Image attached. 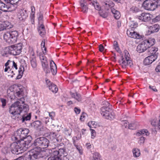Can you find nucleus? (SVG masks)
I'll return each mask as SVG.
<instances>
[{"label": "nucleus", "mask_w": 160, "mask_h": 160, "mask_svg": "<svg viewBox=\"0 0 160 160\" xmlns=\"http://www.w3.org/2000/svg\"><path fill=\"white\" fill-rule=\"evenodd\" d=\"M20 103L19 101H17L13 103L9 108V112L12 118L23 123L30 120L31 114L27 113L21 116L20 113L22 111L27 112L29 109L27 105H20Z\"/></svg>", "instance_id": "nucleus-1"}, {"label": "nucleus", "mask_w": 160, "mask_h": 160, "mask_svg": "<svg viewBox=\"0 0 160 160\" xmlns=\"http://www.w3.org/2000/svg\"><path fill=\"white\" fill-rule=\"evenodd\" d=\"M28 138L29 139L28 141L27 140L20 141H17L18 142L12 143L10 146L12 153L16 154H20L26 150V149L29 148L32 144L31 142L32 138L30 136H28Z\"/></svg>", "instance_id": "nucleus-2"}, {"label": "nucleus", "mask_w": 160, "mask_h": 160, "mask_svg": "<svg viewBox=\"0 0 160 160\" xmlns=\"http://www.w3.org/2000/svg\"><path fill=\"white\" fill-rule=\"evenodd\" d=\"M103 104L106 106L101 108L100 113L102 117L106 119L111 120L115 118V114L110 106L109 102L106 101L104 102Z\"/></svg>", "instance_id": "nucleus-3"}, {"label": "nucleus", "mask_w": 160, "mask_h": 160, "mask_svg": "<svg viewBox=\"0 0 160 160\" xmlns=\"http://www.w3.org/2000/svg\"><path fill=\"white\" fill-rule=\"evenodd\" d=\"M29 131L28 129L26 128H21L17 130L14 133L13 136L12 137L13 139L15 141H25L27 139L28 141V136L32 137L30 135H28Z\"/></svg>", "instance_id": "nucleus-4"}, {"label": "nucleus", "mask_w": 160, "mask_h": 160, "mask_svg": "<svg viewBox=\"0 0 160 160\" xmlns=\"http://www.w3.org/2000/svg\"><path fill=\"white\" fill-rule=\"evenodd\" d=\"M22 49L21 44L19 43L6 48L4 51V53L2 52V53L3 56H7V55L9 54L13 55H17L21 53Z\"/></svg>", "instance_id": "nucleus-5"}, {"label": "nucleus", "mask_w": 160, "mask_h": 160, "mask_svg": "<svg viewBox=\"0 0 160 160\" xmlns=\"http://www.w3.org/2000/svg\"><path fill=\"white\" fill-rule=\"evenodd\" d=\"M7 95L11 99H14L15 96L21 97L23 96V89L20 88L19 87L15 86L11 87L8 89Z\"/></svg>", "instance_id": "nucleus-6"}, {"label": "nucleus", "mask_w": 160, "mask_h": 160, "mask_svg": "<svg viewBox=\"0 0 160 160\" xmlns=\"http://www.w3.org/2000/svg\"><path fill=\"white\" fill-rule=\"evenodd\" d=\"M18 33L16 31H9L5 32L3 35L4 39L8 43L11 44L17 41Z\"/></svg>", "instance_id": "nucleus-7"}, {"label": "nucleus", "mask_w": 160, "mask_h": 160, "mask_svg": "<svg viewBox=\"0 0 160 160\" xmlns=\"http://www.w3.org/2000/svg\"><path fill=\"white\" fill-rule=\"evenodd\" d=\"M155 42V39L153 38H150L144 40L137 46V51L139 53L144 52L148 48L154 44Z\"/></svg>", "instance_id": "nucleus-8"}, {"label": "nucleus", "mask_w": 160, "mask_h": 160, "mask_svg": "<svg viewBox=\"0 0 160 160\" xmlns=\"http://www.w3.org/2000/svg\"><path fill=\"white\" fill-rule=\"evenodd\" d=\"M49 141L48 139L44 137H40L36 139L33 142V145L37 148H47L49 145Z\"/></svg>", "instance_id": "nucleus-9"}, {"label": "nucleus", "mask_w": 160, "mask_h": 160, "mask_svg": "<svg viewBox=\"0 0 160 160\" xmlns=\"http://www.w3.org/2000/svg\"><path fill=\"white\" fill-rule=\"evenodd\" d=\"M54 152V154L58 156L63 160H68L67 156L68 154L65 148H60V146H58L55 148H53L52 149Z\"/></svg>", "instance_id": "nucleus-10"}, {"label": "nucleus", "mask_w": 160, "mask_h": 160, "mask_svg": "<svg viewBox=\"0 0 160 160\" xmlns=\"http://www.w3.org/2000/svg\"><path fill=\"white\" fill-rule=\"evenodd\" d=\"M157 5V2L155 0H146L142 5L145 9L151 11L154 10Z\"/></svg>", "instance_id": "nucleus-11"}, {"label": "nucleus", "mask_w": 160, "mask_h": 160, "mask_svg": "<svg viewBox=\"0 0 160 160\" xmlns=\"http://www.w3.org/2000/svg\"><path fill=\"white\" fill-rule=\"evenodd\" d=\"M41 150L40 148H38L36 147L30 151L28 158L33 160L40 158L41 157L40 154Z\"/></svg>", "instance_id": "nucleus-12"}, {"label": "nucleus", "mask_w": 160, "mask_h": 160, "mask_svg": "<svg viewBox=\"0 0 160 160\" xmlns=\"http://www.w3.org/2000/svg\"><path fill=\"white\" fill-rule=\"evenodd\" d=\"M118 62L123 68H125L128 66L131 67L133 64L131 60L125 59L122 56L121 57V59L119 60Z\"/></svg>", "instance_id": "nucleus-13"}, {"label": "nucleus", "mask_w": 160, "mask_h": 160, "mask_svg": "<svg viewBox=\"0 0 160 160\" xmlns=\"http://www.w3.org/2000/svg\"><path fill=\"white\" fill-rule=\"evenodd\" d=\"M17 7H15L12 5V4H5L3 2L2 5V7L0 10L4 12H8L14 11L16 10Z\"/></svg>", "instance_id": "nucleus-14"}, {"label": "nucleus", "mask_w": 160, "mask_h": 160, "mask_svg": "<svg viewBox=\"0 0 160 160\" xmlns=\"http://www.w3.org/2000/svg\"><path fill=\"white\" fill-rule=\"evenodd\" d=\"M28 17L27 11L26 10H20L18 14V18L20 21H23Z\"/></svg>", "instance_id": "nucleus-15"}, {"label": "nucleus", "mask_w": 160, "mask_h": 160, "mask_svg": "<svg viewBox=\"0 0 160 160\" xmlns=\"http://www.w3.org/2000/svg\"><path fill=\"white\" fill-rule=\"evenodd\" d=\"M134 30H128L127 33L128 36L130 38L135 39H140L142 38V35H140L138 33L134 31Z\"/></svg>", "instance_id": "nucleus-16"}, {"label": "nucleus", "mask_w": 160, "mask_h": 160, "mask_svg": "<svg viewBox=\"0 0 160 160\" xmlns=\"http://www.w3.org/2000/svg\"><path fill=\"white\" fill-rule=\"evenodd\" d=\"M157 58V56L156 55L154 56L149 55L144 60V63L145 65L150 64L154 61Z\"/></svg>", "instance_id": "nucleus-17"}, {"label": "nucleus", "mask_w": 160, "mask_h": 160, "mask_svg": "<svg viewBox=\"0 0 160 160\" xmlns=\"http://www.w3.org/2000/svg\"><path fill=\"white\" fill-rule=\"evenodd\" d=\"M160 29V26L159 25L155 24L150 26L148 28V30L147 32L148 35L157 32Z\"/></svg>", "instance_id": "nucleus-18"}, {"label": "nucleus", "mask_w": 160, "mask_h": 160, "mask_svg": "<svg viewBox=\"0 0 160 160\" xmlns=\"http://www.w3.org/2000/svg\"><path fill=\"white\" fill-rule=\"evenodd\" d=\"M80 8L81 11L84 13H87L88 12V7L85 0H81L79 2Z\"/></svg>", "instance_id": "nucleus-19"}, {"label": "nucleus", "mask_w": 160, "mask_h": 160, "mask_svg": "<svg viewBox=\"0 0 160 160\" xmlns=\"http://www.w3.org/2000/svg\"><path fill=\"white\" fill-rule=\"evenodd\" d=\"M138 18L143 22H146L150 20V15L148 13H143L138 16Z\"/></svg>", "instance_id": "nucleus-20"}, {"label": "nucleus", "mask_w": 160, "mask_h": 160, "mask_svg": "<svg viewBox=\"0 0 160 160\" xmlns=\"http://www.w3.org/2000/svg\"><path fill=\"white\" fill-rule=\"evenodd\" d=\"M148 55L154 56L156 55L158 57V53H157V52L158 50V48H157L150 46L149 48H148Z\"/></svg>", "instance_id": "nucleus-21"}, {"label": "nucleus", "mask_w": 160, "mask_h": 160, "mask_svg": "<svg viewBox=\"0 0 160 160\" xmlns=\"http://www.w3.org/2000/svg\"><path fill=\"white\" fill-rule=\"evenodd\" d=\"M31 126L35 129L41 130V128L42 127V123L39 121H36L31 124Z\"/></svg>", "instance_id": "nucleus-22"}, {"label": "nucleus", "mask_w": 160, "mask_h": 160, "mask_svg": "<svg viewBox=\"0 0 160 160\" xmlns=\"http://www.w3.org/2000/svg\"><path fill=\"white\" fill-rule=\"evenodd\" d=\"M48 150L49 153H52V155L48 158V160H63L58 156L54 154V152L51 149H49Z\"/></svg>", "instance_id": "nucleus-23"}, {"label": "nucleus", "mask_w": 160, "mask_h": 160, "mask_svg": "<svg viewBox=\"0 0 160 160\" xmlns=\"http://www.w3.org/2000/svg\"><path fill=\"white\" fill-rule=\"evenodd\" d=\"M50 64L51 70L52 74L53 75H55L57 72V68L56 64L52 60H51L50 61Z\"/></svg>", "instance_id": "nucleus-24"}, {"label": "nucleus", "mask_w": 160, "mask_h": 160, "mask_svg": "<svg viewBox=\"0 0 160 160\" xmlns=\"http://www.w3.org/2000/svg\"><path fill=\"white\" fill-rule=\"evenodd\" d=\"M6 4H12L13 6L17 7L18 6V2L20 0H3Z\"/></svg>", "instance_id": "nucleus-25"}, {"label": "nucleus", "mask_w": 160, "mask_h": 160, "mask_svg": "<svg viewBox=\"0 0 160 160\" xmlns=\"http://www.w3.org/2000/svg\"><path fill=\"white\" fill-rule=\"evenodd\" d=\"M111 11L115 19H118L119 18L121 17V14L118 11L115 10L114 8H111Z\"/></svg>", "instance_id": "nucleus-26"}, {"label": "nucleus", "mask_w": 160, "mask_h": 160, "mask_svg": "<svg viewBox=\"0 0 160 160\" xmlns=\"http://www.w3.org/2000/svg\"><path fill=\"white\" fill-rule=\"evenodd\" d=\"M38 30L39 35L41 36H42L45 33L44 26L42 24H41L38 28Z\"/></svg>", "instance_id": "nucleus-27"}, {"label": "nucleus", "mask_w": 160, "mask_h": 160, "mask_svg": "<svg viewBox=\"0 0 160 160\" xmlns=\"http://www.w3.org/2000/svg\"><path fill=\"white\" fill-rule=\"evenodd\" d=\"M38 30L39 35L41 36H42L45 33L44 26L42 24H41L38 28Z\"/></svg>", "instance_id": "nucleus-28"}, {"label": "nucleus", "mask_w": 160, "mask_h": 160, "mask_svg": "<svg viewBox=\"0 0 160 160\" xmlns=\"http://www.w3.org/2000/svg\"><path fill=\"white\" fill-rule=\"evenodd\" d=\"M149 133L147 129L142 130L137 133L136 135L138 136H139L140 135H143V136L145 135L146 136H148Z\"/></svg>", "instance_id": "nucleus-29"}, {"label": "nucleus", "mask_w": 160, "mask_h": 160, "mask_svg": "<svg viewBox=\"0 0 160 160\" xmlns=\"http://www.w3.org/2000/svg\"><path fill=\"white\" fill-rule=\"evenodd\" d=\"M70 93L72 97L75 98L78 102H81L82 101V98L80 94L78 93L77 92L75 93L71 92Z\"/></svg>", "instance_id": "nucleus-30"}, {"label": "nucleus", "mask_w": 160, "mask_h": 160, "mask_svg": "<svg viewBox=\"0 0 160 160\" xmlns=\"http://www.w3.org/2000/svg\"><path fill=\"white\" fill-rule=\"evenodd\" d=\"M42 65L43 70L46 73H48L50 71L48 68V62H43V63H42Z\"/></svg>", "instance_id": "nucleus-31"}, {"label": "nucleus", "mask_w": 160, "mask_h": 160, "mask_svg": "<svg viewBox=\"0 0 160 160\" xmlns=\"http://www.w3.org/2000/svg\"><path fill=\"white\" fill-rule=\"evenodd\" d=\"M24 71V68L23 67L21 66L18 70V75L17 76L16 78L17 79H18L21 78L23 74V72Z\"/></svg>", "instance_id": "nucleus-32"}, {"label": "nucleus", "mask_w": 160, "mask_h": 160, "mask_svg": "<svg viewBox=\"0 0 160 160\" xmlns=\"http://www.w3.org/2000/svg\"><path fill=\"white\" fill-rule=\"evenodd\" d=\"M138 26L137 23L134 21H131L129 23V26L131 29V30H134Z\"/></svg>", "instance_id": "nucleus-33"}, {"label": "nucleus", "mask_w": 160, "mask_h": 160, "mask_svg": "<svg viewBox=\"0 0 160 160\" xmlns=\"http://www.w3.org/2000/svg\"><path fill=\"white\" fill-rule=\"evenodd\" d=\"M151 124L154 126H156L157 125V129L160 131V115L158 118V122L157 123L156 120H153L151 123Z\"/></svg>", "instance_id": "nucleus-34"}, {"label": "nucleus", "mask_w": 160, "mask_h": 160, "mask_svg": "<svg viewBox=\"0 0 160 160\" xmlns=\"http://www.w3.org/2000/svg\"><path fill=\"white\" fill-rule=\"evenodd\" d=\"M132 152L133 156L134 157H138L140 155V152L139 149L138 148H135L133 149Z\"/></svg>", "instance_id": "nucleus-35"}, {"label": "nucleus", "mask_w": 160, "mask_h": 160, "mask_svg": "<svg viewBox=\"0 0 160 160\" xmlns=\"http://www.w3.org/2000/svg\"><path fill=\"white\" fill-rule=\"evenodd\" d=\"M45 40L44 39L42 40L41 44L42 50L44 54L46 52L47 49L45 47Z\"/></svg>", "instance_id": "nucleus-36"}, {"label": "nucleus", "mask_w": 160, "mask_h": 160, "mask_svg": "<svg viewBox=\"0 0 160 160\" xmlns=\"http://www.w3.org/2000/svg\"><path fill=\"white\" fill-rule=\"evenodd\" d=\"M41 120L42 122H44L47 125H48L49 124L50 122L51 121V119L48 117H44L42 118Z\"/></svg>", "instance_id": "nucleus-37"}, {"label": "nucleus", "mask_w": 160, "mask_h": 160, "mask_svg": "<svg viewBox=\"0 0 160 160\" xmlns=\"http://www.w3.org/2000/svg\"><path fill=\"white\" fill-rule=\"evenodd\" d=\"M31 64L33 68H35L37 67V63L36 58H31Z\"/></svg>", "instance_id": "nucleus-38"}, {"label": "nucleus", "mask_w": 160, "mask_h": 160, "mask_svg": "<svg viewBox=\"0 0 160 160\" xmlns=\"http://www.w3.org/2000/svg\"><path fill=\"white\" fill-rule=\"evenodd\" d=\"M49 89L52 92L55 93L57 92L58 90V88L55 84H52V86L50 87Z\"/></svg>", "instance_id": "nucleus-39"}, {"label": "nucleus", "mask_w": 160, "mask_h": 160, "mask_svg": "<svg viewBox=\"0 0 160 160\" xmlns=\"http://www.w3.org/2000/svg\"><path fill=\"white\" fill-rule=\"evenodd\" d=\"M99 14L100 16L104 18H106L108 16V13L105 11H100Z\"/></svg>", "instance_id": "nucleus-40"}, {"label": "nucleus", "mask_w": 160, "mask_h": 160, "mask_svg": "<svg viewBox=\"0 0 160 160\" xmlns=\"http://www.w3.org/2000/svg\"><path fill=\"white\" fill-rule=\"evenodd\" d=\"M100 155L97 152H95L93 154V158L92 160H98L100 159Z\"/></svg>", "instance_id": "nucleus-41"}, {"label": "nucleus", "mask_w": 160, "mask_h": 160, "mask_svg": "<svg viewBox=\"0 0 160 160\" xmlns=\"http://www.w3.org/2000/svg\"><path fill=\"white\" fill-rule=\"evenodd\" d=\"M97 123L94 121L89 122L88 123V126L90 128H95Z\"/></svg>", "instance_id": "nucleus-42"}, {"label": "nucleus", "mask_w": 160, "mask_h": 160, "mask_svg": "<svg viewBox=\"0 0 160 160\" xmlns=\"http://www.w3.org/2000/svg\"><path fill=\"white\" fill-rule=\"evenodd\" d=\"M40 59L41 63H43V62H48L47 60V58L46 57L43 55L42 54H41L40 55Z\"/></svg>", "instance_id": "nucleus-43"}, {"label": "nucleus", "mask_w": 160, "mask_h": 160, "mask_svg": "<svg viewBox=\"0 0 160 160\" xmlns=\"http://www.w3.org/2000/svg\"><path fill=\"white\" fill-rule=\"evenodd\" d=\"M13 68H10L9 70V71L8 72V76H11V78H12L13 77V75H15V73H14V71H13Z\"/></svg>", "instance_id": "nucleus-44"}, {"label": "nucleus", "mask_w": 160, "mask_h": 160, "mask_svg": "<svg viewBox=\"0 0 160 160\" xmlns=\"http://www.w3.org/2000/svg\"><path fill=\"white\" fill-rule=\"evenodd\" d=\"M72 132V129L70 128L68 129L66 128L64 130V133L67 136H70L71 135Z\"/></svg>", "instance_id": "nucleus-45"}, {"label": "nucleus", "mask_w": 160, "mask_h": 160, "mask_svg": "<svg viewBox=\"0 0 160 160\" xmlns=\"http://www.w3.org/2000/svg\"><path fill=\"white\" fill-rule=\"evenodd\" d=\"M97 10H100L101 8V7L100 6L99 3L97 2V1L96 2H94V3H93L92 5Z\"/></svg>", "instance_id": "nucleus-46"}, {"label": "nucleus", "mask_w": 160, "mask_h": 160, "mask_svg": "<svg viewBox=\"0 0 160 160\" xmlns=\"http://www.w3.org/2000/svg\"><path fill=\"white\" fill-rule=\"evenodd\" d=\"M113 47L118 52L120 51V49L118 46V42L116 41H114L113 42Z\"/></svg>", "instance_id": "nucleus-47"}, {"label": "nucleus", "mask_w": 160, "mask_h": 160, "mask_svg": "<svg viewBox=\"0 0 160 160\" xmlns=\"http://www.w3.org/2000/svg\"><path fill=\"white\" fill-rule=\"evenodd\" d=\"M124 58L127 60H131L129 58V53L128 52V51L126 50L124 51Z\"/></svg>", "instance_id": "nucleus-48"}, {"label": "nucleus", "mask_w": 160, "mask_h": 160, "mask_svg": "<svg viewBox=\"0 0 160 160\" xmlns=\"http://www.w3.org/2000/svg\"><path fill=\"white\" fill-rule=\"evenodd\" d=\"M45 81L47 87H48L49 88L52 86V84H54L52 82L49 80L48 79H46Z\"/></svg>", "instance_id": "nucleus-49"}, {"label": "nucleus", "mask_w": 160, "mask_h": 160, "mask_svg": "<svg viewBox=\"0 0 160 160\" xmlns=\"http://www.w3.org/2000/svg\"><path fill=\"white\" fill-rule=\"evenodd\" d=\"M91 138L92 139L94 138L96 135V132L95 130L93 129H91Z\"/></svg>", "instance_id": "nucleus-50"}, {"label": "nucleus", "mask_w": 160, "mask_h": 160, "mask_svg": "<svg viewBox=\"0 0 160 160\" xmlns=\"http://www.w3.org/2000/svg\"><path fill=\"white\" fill-rule=\"evenodd\" d=\"M49 117H50L51 119L52 120H54V118L55 117V114L54 112H49Z\"/></svg>", "instance_id": "nucleus-51"}, {"label": "nucleus", "mask_w": 160, "mask_h": 160, "mask_svg": "<svg viewBox=\"0 0 160 160\" xmlns=\"http://www.w3.org/2000/svg\"><path fill=\"white\" fill-rule=\"evenodd\" d=\"M136 127L135 124L134 123L129 124L128 128L131 129H134L136 128Z\"/></svg>", "instance_id": "nucleus-52"}, {"label": "nucleus", "mask_w": 160, "mask_h": 160, "mask_svg": "<svg viewBox=\"0 0 160 160\" xmlns=\"http://www.w3.org/2000/svg\"><path fill=\"white\" fill-rule=\"evenodd\" d=\"M122 124H123V126L125 127V128H128V126L129 124L128 123V122L127 120H124L122 121Z\"/></svg>", "instance_id": "nucleus-53"}, {"label": "nucleus", "mask_w": 160, "mask_h": 160, "mask_svg": "<svg viewBox=\"0 0 160 160\" xmlns=\"http://www.w3.org/2000/svg\"><path fill=\"white\" fill-rule=\"evenodd\" d=\"M78 140V138L77 137H73L72 138L73 143L75 146L78 145V143H77Z\"/></svg>", "instance_id": "nucleus-54"}, {"label": "nucleus", "mask_w": 160, "mask_h": 160, "mask_svg": "<svg viewBox=\"0 0 160 160\" xmlns=\"http://www.w3.org/2000/svg\"><path fill=\"white\" fill-rule=\"evenodd\" d=\"M0 101L2 103V106L3 108H4L6 105V100L4 98H1Z\"/></svg>", "instance_id": "nucleus-55"}, {"label": "nucleus", "mask_w": 160, "mask_h": 160, "mask_svg": "<svg viewBox=\"0 0 160 160\" xmlns=\"http://www.w3.org/2000/svg\"><path fill=\"white\" fill-rule=\"evenodd\" d=\"M42 19L43 16L42 14H39V16L38 18V20L39 24H42Z\"/></svg>", "instance_id": "nucleus-56"}, {"label": "nucleus", "mask_w": 160, "mask_h": 160, "mask_svg": "<svg viewBox=\"0 0 160 160\" xmlns=\"http://www.w3.org/2000/svg\"><path fill=\"white\" fill-rule=\"evenodd\" d=\"M58 135H57L55 133H53L51 135V136L53 138L54 140H56L58 142L59 141L58 139V138L57 137Z\"/></svg>", "instance_id": "nucleus-57"}, {"label": "nucleus", "mask_w": 160, "mask_h": 160, "mask_svg": "<svg viewBox=\"0 0 160 160\" xmlns=\"http://www.w3.org/2000/svg\"><path fill=\"white\" fill-rule=\"evenodd\" d=\"M114 3H113V2L111 1L109 2L108 3H105L106 5H108V6L110 7H111V8H113L112 7L114 6Z\"/></svg>", "instance_id": "nucleus-58"}, {"label": "nucleus", "mask_w": 160, "mask_h": 160, "mask_svg": "<svg viewBox=\"0 0 160 160\" xmlns=\"http://www.w3.org/2000/svg\"><path fill=\"white\" fill-rule=\"evenodd\" d=\"M153 21L154 22H157L160 21V14L158 16H157L155 18L153 19Z\"/></svg>", "instance_id": "nucleus-59"}, {"label": "nucleus", "mask_w": 160, "mask_h": 160, "mask_svg": "<svg viewBox=\"0 0 160 160\" xmlns=\"http://www.w3.org/2000/svg\"><path fill=\"white\" fill-rule=\"evenodd\" d=\"M145 139V138L144 137H141L140 138L139 141V143L140 144L143 143Z\"/></svg>", "instance_id": "nucleus-60"}, {"label": "nucleus", "mask_w": 160, "mask_h": 160, "mask_svg": "<svg viewBox=\"0 0 160 160\" xmlns=\"http://www.w3.org/2000/svg\"><path fill=\"white\" fill-rule=\"evenodd\" d=\"M74 111L77 114H79L81 111L80 109L77 107H75L74 108Z\"/></svg>", "instance_id": "nucleus-61"}, {"label": "nucleus", "mask_w": 160, "mask_h": 160, "mask_svg": "<svg viewBox=\"0 0 160 160\" xmlns=\"http://www.w3.org/2000/svg\"><path fill=\"white\" fill-rule=\"evenodd\" d=\"M155 70L157 72H160V62L158 63L156 68Z\"/></svg>", "instance_id": "nucleus-62"}, {"label": "nucleus", "mask_w": 160, "mask_h": 160, "mask_svg": "<svg viewBox=\"0 0 160 160\" xmlns=\"http://www.w3.org/2000/svg\"><path fill=\"white\" fill-rule=\"evenodd\" d=\"M99 50L101 52H102L104 49V48L102 44H100L99 46Z\"/></svg>", "instance_id": "nucleus-63"}, {"label": "nucleus", "mask_w": 160, "mask_h": 160, "mask_svg": "<svg viewBox=\"0 0 160 160\" xmlns=\"http://www.w3.org/2000/svg\"><path fill=\"white\" fill-rule=\"evenodd\" d=\"M88 1L89 4L92 5L93 3L96 2L97 0H88Z\"/></svg>", "instance_id": "nucleus-64"}]
</instances>
